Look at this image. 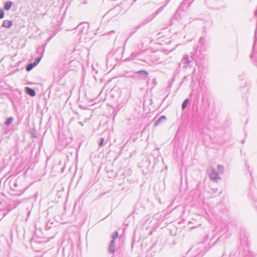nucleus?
Here are the masks:
<instances>
[{"label": "nucleus", "instance_id": "1", "mask_svg": "<svg viewBox=\"0 0 257 257\" xmlns=\"http://www.w3.org/2000/svg\"><path fill=\"white\" fill-rule=\"evenodd\" d=\"M205 250V245L200 243L194 246L190 250L194 251V253H196L194 257H202L204 255Z\"/></svg>", "mask_w": 257, "mask_h": 257}, {"label": "nucleus", "instance_id": "2", "mask_svg": "<svg viewBox=\"0 0 257 257\" xmlns=\"http://www.w3.org/2000/svg\"><path fill=\"white\" fill-rule=\"evenodd\" d=\"M207 172L209 178L211 180L217 181L218 180L220 179V177L218 176L215 169L212 167H210L207 170Z\"/></svg>", "mask_w": 257, "mask_h": 257}, {"label": "nucleus", "instance_id": "3", "mask_svg": "<svg viewBox=\"0 0 257 257\" xmlns=\"http://www.w3.org/2000/svg\"><path fill=\"white\" fill-rule=\"evenodd\" d=\"M193 60V55H187L184 57L181 62V64L183 65V67L187 68L188 66L190 67V64L192 63Z\"/></svg>", "mask_w": 257, "mask_h": 257}, {"label": "nucleus", "instance_id": "4", "mask_svg": "<svg viewBox=\"0 0 257 257\" xmlns=\"http://www.w3.org/2000/svg\"><path fill=\"white\" fill-rule=\"evenodd\" d=\"M76 29L77 30L78 33L80 35H82L84 33H86L87 30V29H85V26L84 24H79Z\"/></svg>", "mask_w": 257, "mask_h": 257}, {"label": "nucleus", "instance_id": "5", "mask_svg": "<svg viewBox=\"0 0 257 257\" xmlns=\"http://www.w3.org/2000/svg\"><path fill=\"white\" fill-rule=\"evenodd\" d=\"M135 74H138L139 76L142 77V78L145 79L148 76V72L145 70H141L137 71Z\"/></svg>", "mask_w": 257, "mask_h": 257}, {"label": "nucleus", "instance_id": "6", "mask_svg": "<svg viewBox=\"0 0 257 257\" xmlns=\"http://www.w3.org/2000/svg\"><path fill=\"white\" fill-rule=\"evenodd\" d=\"M203 42L204 39H203V38H201L199 40V44H200V46L196 48V50H198L200 52H202L205 50V49L204 48V45L203 44Z\"/></svg>", "mask_w": 257, "mask_h": 257}, {"label": "nucleus", "instance_id": "7", "mask_svg": "<svg viewBox=\"0 0 257 257\" xmlns=\"http://www.w3.org/2000/svg\"><path fill=\"white\" fill-rule=\"evenodd\" d=\"M166 119V117L165 116H164V115L161 116V117H159V118L158 119H157L155 122L154 125L157 126V125H159L161 122L165 121Z\"/></svg>", "mask_w": 257, "mask_h": 257}, {"label": "nucleus", "instance_id": "8", "mask_svg": "<svg viewBox=\"0 0 257 257\" xmlns=\"http://www.w3.org/2000/svg\"><path fill=\"white\" fill-rule=\"evenodd\" d=\"M26 91L28 94L31 96H34L36 95L35 91L29 87H26Z\"/></svg>", "mask_w": 257, "mask_h": 257}, {"label": "nucleus", "instance_id": "9", "mask_svg": "<svg viewBox=\"0 0 257 257\" xmlns=\"http://www.w3.org/2000/svg\"><path fill=\"white\" fill-rule=\"evenodd\" d=\"M12 25L13 23L12 21L5 20L3 23L2 27L9 28L12 26Z\"/></svg>", "mask_w": 257, "mask_h": 257}, {"label": "nucleus", "instance_id": "10", "mask_svg": "<svg viewBox=\"0 0 257 257\" xmlns=\"http://www.w3.org/2000/svg\"><path fill=\"white\" fill-rule=\"evenodd\" d=\"M13 4V3L12 2L7 1L5 4L4 9L7 11L11 9V7L12 6Z\"/></svg>", "mask_w": 257, "mask_h": 257}, {"label": "nucleus", "instance_id": "11", "mask_svg": "<svg viewBox=\"0 0 257 257\" xmlns=\"http://www.w3.org/2000/svg\"><path fill=\"white\" fill-rule=\"evenodd\" d=\"M188 102H189V100L188 99H186L184 102H183L182 103V108L183 109H184L187 106L188 104Z\"/></svg>", "mask_w": 257, "mask_h": 257}, {"label": "nucleus", "instance_id": "12", "mask_svg": "<svg viewBox=\"0 0 257 257\" xmlns=\"http://www.w3.org/2000/svg\"><path fill=\"white\" fill-rule=\"evenodd\" d=\"M35 66L33 63H30L29 64V65H27V67H26V70L27 71H30V70H31L33 67Z\"/></svg>", "mask_w": 257, "mask_h": 257}, {"label": "nucleus", "instance_id": "13", "mask_svg": "<svg viewBox=\"0 0 257 257\" xmlns=\"http://www.w3.org/2000/svg\"><path fill=\"white\" fill-rule=\"evenodd\" d=\"M115 245L109 244L108 251L110 253H113L114 251Z\"/></svg>", "mask_w": 257, "mask_h": 257}, {"label": "nucleus", "instance_id": "14", "mask_svg": "<svg viewBox=\"0 0 257 257\" xmlns=\"http://www.w3.org/2000/svg\"><path fill=\"white\" fill-rule=\"evenodd\" d=\"M217 169L219 171V172L220 173H222L223 172V170H224V168L222 166V165H217Z\"/></svg>", "mask_w": 257, "mask_h": 257}, {"label": "nucleus", "instance_id": "15", "mask_svg": "<svg viewBox=\"0 0 257 257\" xmlns=\"http://www.w3.org/2000/svg\"><path fill=\"white\" fill-rule=\"evenodd\" d=\"M13 118H12V117H10V118H9L7 120V121H6L5 124H6V125H9V124H10V123H12V122L13 121Z\"/></svg>", "mask_w": 257, "mask_h": 257}, {"label": "nucleus", "instance_id": "16", "mask_svg": "<svg viewBox=\"0 0 257 257\" xmlns=\"http://www.w3.org/2000/svg\"><path fill=\"white\" fill-rule=\"evenodd\" d=\"M41 59V57L36 59L34 62L33 63L34 65L35 66H36L40 62Z\"/></svg>", "mask_w": 257, "mask_h": 257}, {"label": "nucleus", "instance_id": "17", "mask_svg": "<svg viewBox=\"0 0 257 257\" xmlns=\"http://www.w3.org/2000/svg\"><path fill=\"white\" fill-rule=\"evenodd\" d=\"M118 233L117 232H114L112 235V238L113 239H115L118 237Z\"/></svg>", "mask_w": 257, "mask_h": 257}, {"label": "nucleus", "instance_id": "18", "mask_svg": "<svg viewBox=\"0 0 257 257\" xmlns=\"http://www.w3.org/2000/svg\"><path fill=\"white\" fill-rule=\"evenodd\" d=\"M104 139L103 138H101V140H100V142H99V147H102L103 146V143H104Z\"/></svg>", "mask_w": 257, "mask_h": 257}, {"label": "nucleus", "instance_id": "19", "mask_svg": "<svg viewBox=\"0 0 257 257\" xmlns=\"http://www.w3.org/2000/svg\"><path fill=\"white\" fill-rule=\"evenodd\" d=\"M4 17V13L2 10L0 9V19H3Z\"/></svg>", "mask_w": 257, "mask_h": 257}, {"label": "nucleus", "instance_id": "20", "mask_svg": "<svg viewBox=\"0 0 257 257\" xmlns=\"http://www.w3.org/2000/svg\"><path fill=\"white\" fill-rule=\"evenodd\" d=\"M164 6H163L161 8H160V9H159L158 10H157L156 11V13L157 14H159V13H160V12L162 10V9L164 8Z\"/></svg>", "mask_w": 257, "mask_h": 257}, {"label": "nucleus", "instance_id": "21", "mask_svg": "<svg viewBox=\"0 0 257 257\" xmlns=\"http://www.w3.org/2000/svg\"><path fill=\"white\" fill-rule=\"evenodd\" d=\"M110 245H115V241H114V239H112L110 242Z\"/></svg>", "mask_w": 257, "mask_h": 257}, {"label": "nucleus", "instance_id": "22", "mask_svg": "<svg viewBox=\"0 0 257 257\" xmlns=\"http://www.w3.org/2000/svg\"><path fill=\"white\" fill-rule=\"evenodd\" d=\"M24 191H25V189L23 190L22 191L21 193H23V192H24Z\"/></svg>", "mask_w": 257, "mask_h": 257}, {"label": "nucleus", "instance_id": "23", "mask_svg": "<svg viewBox=\"0 0 257 257\" xmlns=\"http://www.w3.org/2000/svg\"><path fill=\"white\" fill-rule=\"evenodd\" d=\"M15 186H17V183H15Z\"/></svg>", "mask_w": 257, "mask_h": 257}]
</instances>
